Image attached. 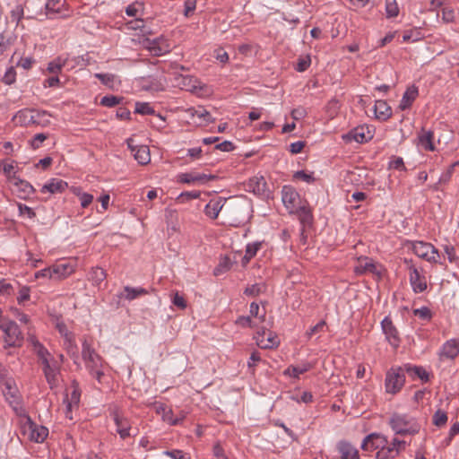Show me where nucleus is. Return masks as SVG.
I'll use <instances>...</instances> for the list:
<instances>
[{
    "label": "nucleus",
    "instance_id": "nucleus-2",
    "mask_svg": "<svg viewBox=\"0 0 459 459\" xmlns=\"http://www.w3.org/2000/svg\"><path fill=\"white\" fill-rule=\"evenodd\" d=\"M82 356L86 369L89 371L90 375L98 381L99 384H103L106 379V363L86 339L82 341Z\"/></svg>",
    "mask_w": 459,
    "mask_h": 459
},
{
    "label": "nucleus",
    "instance_id": "nucleus-62",
    "mask_svg": "<svg viewBox=\"0 0 459 459\" xmlns=\"http://www.w3.org/2000/svg\"><path fill=\"white\" fill-rule=\"evenodd\" d=\"M294 178L295 179H298V180H302L304 182H307V183H311L315 180L314 177L312 174L310 173H307L305 171H297L295 174H294Z\"/></svg>",
    "mask_w": 459,
    "mask_h": 459
},
{
    "label": "nucleus",
    "instance_id": "nucleus-24",
    "mask_svg": "<svg viewBox=\"0 0 459 459\" xmlns=\"http://www.w3.org/2000/svg\"><path fill=\"white\" fill-rule=\"evenodd\" d=\"M154 411L157 414L161 415V419L164 422L170 426H176L177 420H174L173 411L170 407L160 402H155L152 404Z\"/></svg>",
    "mask_w": 459,
    "mask_h": 459
},
{
    "label": "nucleus",
    "instance_id": "nucleus-19",
    "mask_svg": "<svg viewBox=\"0 0 459 459\" xmlns=\"http://www.w3.org/2000/svg\"><path fill=\"white\" fill-rule=\"evenodd\" d=\"M255 339L257 345L262 349H272L277 347L280 343L278 336L270 331H257Z\"/></svg>",
    "mask_w": 459,
    "mask_h": 459
},
{
    "label": "nucleus",
    "instance_id": "nucleus-50",
    "mask_svg": "<svg viewBox=\"0 0 459 459\" xmlns=\"http://www.w3.org/2000/svg\"><path fill=\"white\" fill-rule=\"evenodd\" d=\"M135 112L141 115H152L154 113V110L149 103L136 102Z\"/></svg>",
    "mask_w": 459,
    "mask_h": 459
},
{
    "label": "nucleus",
    "instance_id": "nucleus-28",
    "mask_svg": "<svg viewBox=\"0 0 459 459\" xmlns=\"http://www.w3.org/2000/svg\"><path fill=\"white\" fill-rule=\"evenodd\" d=\"M12 182L16 186V191L19 193L20 198L26 199L34 192L33 186L25 180H22L13 176Z\"/></svg>",
    "mask_w": 459,
    "mask_h": 459
},
{
    "label": "nucleus",
    "instance_id": "nucleus-60",
    "mask_svg": "<svg viewBox=\"0 0 459 459\" xmlns=\"http://www.w3.org/2000/svg\"><path fill=\"white\" fill-rule=\"evenodd\" d=\"M120 99L115 96H105L101 99L100 104L105 107L112 108L117 105Z\"/></svg>",
    "mask_w": 459,
    "mask_h": 459
},
{
    "label": "nucleus",
    "instance_id": "nucleus-15",
    "mask_svg": "<svg viewBox=\"0 0 459 459\" xmlns=\"http://www.w3.org/2000/svg\"><path fill=\"white\" fill-rule=\"evenodd\" d=\"M215 178L212 175L191 171L186 173H180L177 176V181L184 184L192 185H204Z\"/></svg>",
    "mask_w": 459,
    "mask_h": 459
},
{
    "label": "nucleus",
    "instance_id": "nucleus-3",
    "mask_svg": "<svg viewBox=\"0 0 459 459\" xmlns=\"http://www.w3.org/2000/svg\"><path fill=\"white\" fill-rule=\"evenodd\" d=\"M361 449L366 452L376 451L377 459H391L392 449L389 448L387 437L380 433H371L365 437L361 443Z\"/></svg>",
    "mask_w": 459,
    "mask_h": 459
},
{
    "label": "nucleus",
    "instance_id": "nucleus-34",
    "mask_svg": "<svg viewBox=\"0 0 459 459\" xmlns=\"http://www.w3.org/2000/svg\"><path fill=\"white\" fill-rule=\"evenodd\" d=\"M418 96V90L416 87H410L404 92L402 100L400 101L399 108L402 110H404L411 107V103L414 101L416 97Z\"/></svg>",
    "mask_w": 459,
    "mask_h": 459
},
{
    "label": "nucleus",
    "instance_id": "nucleus-49",
    "mask_svg": "<svg viewBox=\"0 0 459 459\" xmlns=\"http://www.w3.org/2000/svg\"><path fill=\"white\" fill-rule=\"evenodd\" d=\"M187 112L192 116V117H198L199 118H203L204 121L206 122H210L211 121V115L209 114L208 111H206L204 108H198L197 109H195V108H189L187 110Z\"/></svg>",
    "mask_w": 459,
    "mask_h": 459
},
{
    "label": "nucleus",
    "instance_id": "nucleus-64",
    "mask_svg": "<svg viewBox=\"0 0 459 459\" xmlns=\"http://www.w3.org/2000/svg\"><path fill=\"white\" fill-rule=\"evenodd\" d=\"M172 303L176 307H179L180 309H185L186 307V301L185 298L178 294V292H176L172 299Z\"/></svg>",
    "mask_w": 459,
    "mask_h": 459
},
{
    "label": "nucleus",
    "instance_id": "nucleus-33",
    "mask_svg": "<svg viewBox=\"0 0 459 459\" xmlns=\"http://www.w3.org/2000/svg\"><path fill=\"white\" fill-rule=\"evenodd\" d=\"M65 2L63 0H48L46 4L47 14L51 15L59 14L65 16L64 13Z\"/></svg>",
    "mask_w": 459,
    "mask_h": 459
},
{
    "label": "nucleus",
    "instance_id": "nucleus-37",
    "mask_svg": "<svg viewBox=\"0 0 459 459\" xmlns=\"http://www.w3.org/2000/svg\"><path fill=\"white\" fill-rule=\"evenodd\" d=\"M94 77L98 78L104 85L110 89H115L120 83L117 77L112 74H95Z\"/></svg>",
    "mask_w": 459,
    "mask_h": 459
},
{
    "label": "nucleus",
    "instance_id": "nucleus-25",
    "mask_svg": "<svg viewBox=\"0 0 459 459\" xmlns=\"http://www.w3.org/2000/svg\"><path fill=\"white\" fill-rule=\"evenodd\" d=\"M68 187L67 182L59 178H51L42 186L40 192L42 194H57L64 192Z\"/></svg>",
    "mask_w": 459,
    "mask_h": 459
},
{
    "label": "nucleus",
    "instance_id": "nucleus-18",
    "mask_svg": "<svg viewBox=\"0 0 459 459\" xmlns=\"http://www.w3.org/2000/svg\"><path fill=\"white\" fill-rule=\"evenodd\" d=\"M381 327L384 334L385 335V339L390 345L394 348L398 347L400 343L399 333L389 316H385L382 320Z\"/></svg>",
    "mask_w": 459,
    "mask_h": 459
},
{
    "label": "nucleus",
    "instance_id": "nucleus-44",
    "mask_svg": "<svg viewBox=\"0 0 459 459\" xmlns=\"http://www.w3.org/2000/svg\"><path fill=\"white\" fill-rule=\"evenodd\" d=\"M232 263L228 256L221 257L217 267L214 269V274L220 275L231 268Z\"/></svg>",
    "mask_w": 459,
    "mask_h": 459
},
{
    "label": "nucleus",
    "instance_id": "nucleus-39",
    "mask_svg": "<svg viewBox=\"0 0 459 459\" xmlns=\"http://www.w3.org/2000/svg\"><path fill=\"white\" fill-rule=\"evenodd\" d=\"M63 339H64L63 346H64L65 350L67 351V353L73 358H77L78 349H77L74 334L73 333L72 335H69Z\"/></svg>",
    "mask_w": 459,
    "mask_h": 459
},
{
    "label": "nucleus",
    "instance_id": "nucleus-14",
    "mask_svg": "<svg viewBox=\"0 0 459 459\" xmlns=\"http://www.w3.org/2000/svg\"><path fill=\"white\" fill-rule=\"evenodd\" d=\"M374 136V129L367 125H362L355 127L350 131L346 135L345 139L348 142L354 141L359 143H367L371 140Z\"/></svg>",
    "mask_w": 459,
    "mask_h": 459
},
{
    "label": "nucleus",
    "instance_id": "nucleus-46",
    "mask_svg": "<svg viewBox=\"0 0 459 459\" xmlns=\"http://www.w3.org/2000/svg\"><path fill=\"white\" fill-rule=\"evenodd\" d=\"M13 44V39L6 31L0 33V56L3 55Z\"/></svg>",
    "mask_w": 459,
    "mask_h": 459
},
{
    "label": "nucleus",
    "instance_id": "nucleus-45",
    "mask_svg": "<svg viewBox=\"0 0 459 459\" xmlns=\"http://www.w3.org/2000/svg\"><path fill=\"white\" fill-rule=\"evenodd\" d=\"M406 370L411 377H416L424 381L428 380V373L421 367L407 366Z\"/></svg>",
    "mask_w": 459,
    "mask_h": 459
},
{
    "label": "nucleus",
    "instance_id": "nucleus-27",
    "mask_svg": "<svg viewBox=\"0 0 459 459\" xmlns=\"http://www.w3.org/2000/svg\"><path fill=\"white\" fill-rule=\"evenodd\" d=\"M376 118L385 121L392 116V109L385 100H377L374 105Z\"/></svg>",
    "mask_w": 459,
    "mask_h": 459
},
{
    "label": "nucleus",
    "instance_id": "nucleus-55",
    "mask_svg": "<svg viewBox=\"0 0 459 459\" xmlns=\"http://www.w3.org/2000/svg\"><path fill=\"white\" fill-rule=\"evenodd\" d=\"M447 421V415L443 411H437L436 413L433 416V423L437 426L441 427L444 426Z\"/></svg>",
    "mask_w": 459,
    "mask_h": 459
},
{
    "label": "nucleus",
    "instance_id": "nucleus-22",
    "mask_svg": "<svg viewBox=\"0 0 459 459\" xmlns=\"http://www.w3.org/2000/svg\"><path fill=\"white\" fill-rule=\"evenodd\" d=\"M113 420L117 427V432L122 439L131 436V421L128 418L116 411L113 413Z\"/></svg>",
    "mask_w": 459,
    "mask_h": 459
},
{
    "label": "nucleus",
    "instance_id": "nucleus-9",
    "mask_svg": "<svg viewBox=\"0 0 459 459\" xmlns=\"http://www.w3.org/2000/svg\"><path fill=\"white\" fill-rule=\"evenodd\" d=\"M23 435L34 442L42 443L48 435V429L34 423L30 418L26 417L22 425Z\"/></svg>",
    "mask_w": 459,
    "mask_h": 459
},
{
    "label": "nucleus",
    "instance_id": "nucleus-51",
    "mask_svg": "<svg viewBox=\"0 0 459 459\" xmlns=\"http://www.w3.org/2000/svg\"><path fill=\"white\" fill-rule=\"evenodd\" d=\"M14 292V289L10 282L6 280H0V295L4 297H9L13 295Z\"/></svg>",
    "mask_w": 459,
    "mask_h": 459
},
{
    "label": "nucleus",
    "instance_id": "nucleus-16",
    "mask_svg": "<svg viewBox=\"0 0 459 459\" xmlns=\"http://www.w3.org/2000/svg\"><path fill=\"white\" fill-rule=\"evenodd\" d=\"M409 281L414 293H421L428 288L425 275L413 264L409 267Z\"/></svg>",
    "mask_w": 459,
    "mask_h": 459
},
{
    "label": "nucleus",
    "instance_id": "nucleus-21",
    "mask_svg": "<svg viewBox=\"0 0 459 459\" xmlns=\"http://www.w3.org/2000/svg\"><path fill=\"white\" fill-rule=\"evenodd\" d=\"M28 341L32 346L33 351L36 353L39 360L40 361L41 366L47 364L55 359V358L51 355V353L45 348V346L40 343L36 337L30 336Z\"/></svg>",
    "mask_w": 459,
    "mask_h": 459
},
{
    "label": "nucleus",
    "instance_id": "nucleus-8",
    "mask_svg": "<svg viewBox=\"0 0 459 459\" xmlns=\"http://www.w3.org/2000/svg\"><path fill=\"white\" fill-rule=\"evenodd\" d=\"M48 114L46 111H39L36 109L24 108L18 111L13 117L15 125L27 126L33 124L43 123L42 118Z\"/></svg>",
    "mask_w": 459,
    "mask_h": 459
},
{
    "label": "nucleus",
    "instance_id": "nucleus-17",
    "mask_svg": "<svg viewBox=\"0 0 459 459\" xmlns=\"http://www.w3.org/2000/svg\"><path fill=\"white\" fill-rule=\"evenodd\" d=\"M128 149L140 165H147L151 161L150 149L147 145H134L132 138L126 140Z\"/></svg>",
    "mask_w": 459,
    "mask_h": 459
},
{
    "label": "nucleus",
    "instance_id": "nucleus-61",
    "mask_svg": "<svg viewBox=\"0 0 459 459\" xmlns=\"http://www.w3.org/2000/svg\"><path fill=\"white\" fill-rule=\"evenodd\" d=\"M443 249H444L446 255H447L449 262L453 263L457 260V256H456L455 249L454 246H452L450 244H446L443 246Z\"/></svg>",
    "mask_w": 459,
    "mask_h": 459
},
{
    "label": "nucleus",
    "instance_id": "nucleus-43",
    "mask_svg": "<svg viewBox=\"0 0 459 459\" xmlns=\"http://www.w3.org/2000/svg\"><path fill=\"white\" fill-rule=\"evenodd\" d=\"M260 307L259 305L255 302H252L250 304V309H249V316H251L252 319H254L257 324L264 321L265 318V313H259Z\"/></svg>",
    "mask_w": 459,
    "mask_h": 459
},
{
    "label": "nucleus",
    "instance_id": "nucleus-20",
    "mask_svg": "<svg viewBox=\"0 0 459 459\" xmlns=\"http://www.w3.org/2000/svg\"><path fill=\"white\" fill-rule=\"evenodd\" d=\"M459 355V338L446 341L441 347L438 356L441 360L454 359Z\"/></svg>",
    "mask_w": 459,
    "mask_h": 459
},
{
    "label": "nucleus",
    "instance_id": "nucleus-53",
    "mask_svg": "<svg viewBox=\"0 0 459 459\" xmlns=\"http://www.w3.org/2000/svg\"><path fill=\"white\" fill-rule=\"evenodd\" d=\"M30 290L29 287L27 286H22L20 290H19V293H18V296H17V301L20 305H24L25 302H27L29 299H30Z\"/></svg>",
    "mask_w": 459,
    "mask_h": 459
},
{
    "label": "nucleus",
    "instance_id": "nucleus-47",
    "mask_svg": "<svg viewBox=\"0 0 459 459\" xmlns=\"http://www.w3.org/2000/svg\"><path fill=\"white\" fill-rule=\"evenodd\" d=\"M385 12L388 18H394L399 14V7L396 0H385Z\"/></svg>",
    "mask_w": 459,
    "mask_h": 459
},
{
    "label": "nucleus",
    "instance_id": "nucleus-11",
    "mask_svg": "<svg viewBox=\"0 0 459 459\" xmlns=\"http://www.w3.org/2000/svg\"><path fill=\"white\" fill-rule=\"evenodd\" d=\"M63 354L59 355V360L54 359L47 364L42 365V370L50 388L57 386L60 382V367L63 362Z\"/></svg>",
    "mask_w": 459,
    "mask_h": 459
},
{
    "label": "nucleus",
    "instance_id": "nucleus-7",
    "mask_svg": "<svg viewBox=\"0 0 459 459\" xmlns=\"http://www.w3.org/2000/svg\"><path fill=\"white\" fill-rule=\"evenodd\" d=\"M384 267L379 263L375 262L369 257H359L357 259L356 265L354 266V272L358 275L361 274H372L377 278H381L384 273Z\"/></svg>",
    "mask_w": 459,
    "mask_h": 459
},
{
    "label": "nucleus",
    "instance_id": "nucleus-6",
    "mask_svg": "<svg viewBox=\"0 0 459 459\" xmlns=\"http://www.w3.org/2000/svg\"><path fill=\"white\" fill-rule=\"evenodd\" d=\"M0 330L8 346H20L22 344V334L15 322L6 319L2 320Z\"/></svg>",
    "mask_w": 459,
    "mask_h": 459
},
{
    "label": "nucleus",
    "instance_id": "nucleus-26",
    "mask_svg": "<svg viewBox=\"0 0 459 459\" xmlns=\"http://www.w3.org/2000/svg\"><path fill=\"white\" fill-rule=\"evenodd\" d=\"M81 393L77 388H74L69 396H66L64 403L65 404V417L69 420H73L72 410L74 407H78L80 403Z\"/></svg>",
    "mask_w": 459,
    "mask_h": 459
},
{
    "label": "nucleus",
    "instance_id": "nucleus-5",
    "mask_svg": "<svg viewBox=\"0 0 459 459\" xmlns=\"http://www.w3.org/2000/svg\"><path fill=\"white\" fill-rule=\"evenodd\" d=\"M407 247L411 252L419 258L429 263V264H441L440 263V253L431 243L414 240L409 241Z\"/></svg>",
    "mask_w": 459,
    "mask_h": 459
},
{
    "label": "nucleus",
    "instance_id": "nucleus-4",
    "mask_svg": "<svg viewBox=\"0 0 459 459\" xmlns=\"http://www.w3.org/2000/svg\"><path fill=\"white\" fill-rule=\"evenodd\" d=\"M389 425L399 435H414L420 429V424L415 418L403 413H394L389 420Z\"/></svg>",
    "mask_w": 459,
    "mask_h": 459
},
{
    "label": "nucleus",
    "instance_id": "nucleus-1",
    "mask_svg": "<svg viewBox=\"0 0 459 459\" xmlns=\"http://www.w3.org/2000/svg\"><path fill=\"white\" fill-rule=\"evenodd\" d=\"M281 201L290 213L297 214L302 224L309 223L312 212L307 200L302 199L296 189L290 186H284L281 189Z\"/></svg>",
    "mask_w": 459,
    "mask_h": 459
},
{
    "label": "nucleus",
    "instance_id": "nucleus-41",
    "mask_svg": "<svg viewBox=\"0 0 459 459\" xmlns=\"http://www.w3.org/2000/svg\"><path fill=\"white\" fill-rule=\"evenodd\" d=\"M249 186L253 187V191L255 194H262L266 189V182L263 177H255L250 179Z\"/></svg>",
    "mask_w": 459,
    "mask_h": 459
},
{
    "label": "nucleus",
    "instance_id": "nucleus-36",
    "mask_svg": "<svg viewBox=\"0 0 459 459\" xmlns=\"http://www.w3.org/2000/svg\"><path fill=\"white\" fill-rule=\"evenodd\" d=\"M71 192L79 198L82 208H87L93 201V195L82 192L79 186H72Z\"/></svg>",
    "mask_w": 459,
    "mask_h": 459
},
{
    "label": "nucleus",
    "instance_id": "nucleus-54",
    "mask_svg": "<svg viewBox=\"0 0 459 459\" xmlns=\"http://www.w3.org/2000/svg\"><path fill=\"white\" fill-rule=\"evenodd\" d=\"M165 455L170 457L171 459H191V456L189 454L185 453L181 450H170V451H165L163 453Z\"/></svg>",
    "mask_w": 459,
    "mask_h": 459
},
{
    "label": "nucleus",
    "instance_id": "nucleus-42",
    "mask_svg": "<svg viewBox=\"0 0 459 459\" xmlns=\"http://www.w3.org/2000/svg\"><path fill=\"white\" fill-rule=\"evenodd\" d=\"M143 4L140 2H134L132 4H129L126 8V13L131 17L138 18L143 15Z\"/></svg>",
    "mask_w": 459,
    "mask_h": 459
},
{
    "label": "nucleus",
    "instance_id": "nucleus-52",
    "mask_svg": "<svg viewBox=\"0 0 459 459\" xmlns=\"http://www.w3.org/2000/svg\"><path fill=\"white\" fill-rule=\"evenodd\" d=\"M413 315L420 319L422 320H430L432 317V313L430 309L427 307H422L420 308L413 309Z\"/></svg>",
    "mask_w": 459,
    "mask_h": 459
},
{
    "label": "nucleus",
    "instance_id": "nucleus-13",
    "mask_svg": "<svg viewBox=\"0 0 459 459\" xmlns=\"http://www.w3.org/2000/svg\"><path fill=\"white\" fill-rule=\"evenodd\" d=\"M76 263L74 260H61L52 265L54 281L67 278L75 272Z\"/></svg>",
    "mask_w": 459,
    "mask_h": 459
},
{
    "label": "nucleus",
    "instance_id": "nucleus-32",
    "mask_svg": "<svg viewBox=\"0 0 459 459\" xmlns=\"http://www.w3.org/2000/svg\"><path fill=\"white\" fill-rule=\"evenodd\" d=\"M4 394L5 395L8 402L13 404L18 402V389L15 386L14 381L7 379L4 384Z\"/></svg>",
    "mask_w": 459,
    "mask_h": 459
},
{
    "label": "nucleus",
    "instance_id": "nucleus-63",
    "mask_svg": "<svg viewBox=\"0 0 459 459\" xmlns=\"http://www.w3.org/2000/svg\"><path fill=\"white\" fill-rule=\"evenodd\" d=\"M264 290V286L262 284H254L246 289L245 293L250 296H256L263 292Z\"/></svg>",
    "mask_w": 459,
    "mask_h": 459
},
{
    "label": "nucleus",
    "instance_id": "nucleus-29",
    "mask_svg": "<svg viewBox=\"0 0 459 459\" xmlns=\"http://www.w3.org/2000/svg\"><path fill=\"white\" fill-rule=\"evenodd\" d=\"M312 368V365L309 362H305L300 365H290L284 371L283 375L290 377L299 378L300 375L307 372Z\"/></svg>",
    "mask_w": 459,
    "mask_h": 459
},
{
    "label": "nucleus",
    "instance_id": "nucleus-48",
    "mask_svg": "<svg viewBox=\"0 0 459 459\" xmlns=\"http://www.w3.org/2000/svg\"><path fill=\"white\" fill-rule=\"evenodd\" d=\"M65 65V60L57 57L48 64V70L50 74H57Z\"/></svg>",
    "mask_w": 459,
    "mask_h": 459
},
{
    "label": "nucleus",
    "instance_id": "nucleus-56",
    "mask_svg": "<svg viewBox=\"0 0 459 459\" xmlns=\"http://www.w3.org/2000/svg\"><path fill=\"white\" fill-rule=\"evenodd\" d=\"M236 323L242 327H256L259 325L257 322L249 316L238 317Z\"/></svg>",
    "mask_w": 459,
    "mask_h": 459
},
{
    "label": "nucleus",
    "instance_id": "nucleus-30",
    "mask_svg": "<svg viewBox=\"0 0 459 459\" xmlns=\"http://www.w3.org/2000/svg\"><path fill=\"white\" fill-rule=\"evenodd\" d=\"M225 201L221 198L211 200L204 208V213L211 219H216L222 210Z\"/></svg>",
    "mask_w": 459,
    "mask_h": 459
},
{
    "label": "nucleus",
    "instance_id": "nucleus-38",
    "mask_svg": "<svg viewBox=\"0 0 459 459\" xmlns=\"http://www.w3.org/2000/svg\"><path fill=\"white\" fill-rule=\"evenodd\" d=\"M148 291L143 288H131V287H125L124 291L121 294V298H125L127 300H133L140 296L146 295Z\"/></svg>",
    "mask_w": 459,
    "mask_h": 459
},
{
    "label": "nucleus",
    "instance_id": "nucleus-40",
    "mask_svg": "<svg viewBox=\"0 0 459 459\" xmlns=\"http://www.w3.org/2000/svg\"><path fill=\"white\" fill-rule=\"evenodd\" d=\"M106 272L101 268H93L90 273L89 280L95 286H100L106 279Z\"/></svg>",
    "mask_w": 459,
    "mask_h": 459
},
{
    "label": "nucleus",
    "instance_id": "nucleus-10",
    "mask_svg": "<svg viewBox=\"0 0 459 459\" xmlns=\"http://www.w3.org/2000/svg\"><path fill=\"white\" fill-rule=\"evenodd\" d=\"M405 376L402 368H390L385 377V390L389 394L398 393L404 385Z\"/></svg>",
    "mask_w": 459,
    "mask_h": 459
},
{
    "label": "nucleus",
    "instance_id": "nucleus-57",
    "mask_svg": "<svg viewBox=\"0 0 459 459\" xmlns=\"http://www.w3.org/2000/svg\"><path fill=\"white\" fill-rule=\"evenodd\" d=\"M15 80L16 71L13 66H11L5 71L4 75L3 77V82L7 85H11L15 82Z\"/></svg>",
    "mask_w": 459,
    "mask_h": 459
},
{
    "label": "nucleus",
    "instance_id": "nucleus-23",
    "mask_svg": "<svg viewBox=\"0 0 459 459\" xmlns=\"http://www.w3.org/2000/svg\"><path fill=\"white\" fill-rule=\"evenodd\" d=\"M336 450L340 459H360L359 450L348 441L338 442Z\"/></svg>",
    "mask_w": 459,
    "mask_h": 459
},
{
    "label": "nucleus",
    "instance_id": "nucleus-59",
    "mask_svg": "<svg viewBox=\"0 0 459 459\" xmlns=\"http://www.w3.org/2000/svg\"><path fill=\"white\" fill-rule=\"evenodd\" d=\"M455 18V10L451 7L445 6L442 8V20L445 22H452Z\"/></svg>",
    "mask_w": 459,
    "mask_h": 459
},
{
    "label": "nucleus",
    "instance_id": "nucleus-58",
    "mask_svg": "<svg viewBox=\"0 0 459 459\" xmlns=\"http://www.w3.org/2000/svg\"><path fill=\"white\" fill-rule=\"evenodd\" d=\"M405 442L400 440L398 438H394L391 443H389V448L392 449V458L398 455L399 450L403 447Z\"/></svg>",
    "mask_w": 459,
    "mask_h": 459
},
{
    "label": "nucleus",
    "instance_id": "nucleus-31",
    "mask_svg": "<svg viewBox=\"0 0 459 459\" xmlns=\"http://www.w3.org/2000/svg\"><path fill=\"white\" fill-rule=\"evenodd\" d=\"M263 242L256 241L249 243L246 247L245 255L241 260L242 266H247L250 260L255 257L257 252L262 248Z\"/></svg>",
    "mask_w": 459,
    "mask_h": 459
},
{
    "label": "nucleus",
    "instance_id": "nucleus-12",
    "mask_svg": "<svg viewBox=\"0 0 459 459\" xmlns=\"http://www.w3.org/2000/svg\"><path fill=\"white\" fill-rule=\"evenodd\" d=\"M144 48L153 56H160L170 51V44L165 38L160 37L154 39H145L143 41Z\"/></svg>",
    "mask_w": 459,
    "mask_h": 459
},
{
    "label": "nucleus",
    "instance_id": "nucleus-35",
    "mask_svg": "<svg viewBox=\"0 0 459 459\" xmlns=\"http://www.w3.org/2000/svg\"><path fill=\"white\" fill-rule=\"evenodd\" d=\"M433 138L434 134L431 131L422 130L419 135L420 144L424 148V150L432 152L435 150Z\"/></svg>",
    "mask_w": 459,
    "mask_h": 459
}]
</instances>
